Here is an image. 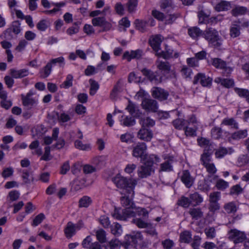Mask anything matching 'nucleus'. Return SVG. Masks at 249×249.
Instances as JSON below:
<instances>
[{"instance_id": "nucleus-14", "label": "nucleus", "mask_w": 249, "mask_h": 249, "mask_svg": "<svg viewBox=\"0 0 249 249\" xmlns=\"http://www.w3.org/2000/svg\"><path fill=\"white\" fill-rule=\"evenodd\" d=\"M143 75L152 82L158 84L161 82V77L158 76L155 72L149 69L143 68L141 70Z\"/></svg>"}, {"instance_id": "nucleus-13", "label": "nucleus", "mask_w": 249, "mask_h": 249, "mask_svg": "<svg viewBox=\"0 0 249 249\" xmlns=\"http://www.w3.org/2000/svg\"><path fill=\"white\" fill-rule=\"evenodd\" d=\"M92 23L94 26H99L103 28V31H108L111 27V24L107 21L103 17L94 18L92 19Z\"/></svg>"}, {"instance_id": "nucleus-59", "label": "nucleus", "mask_w": 249, "mask_h": 249, "mask_svg": "<svg viewBox=\"0 0 249 249\" xmlns=\"http://www.w3.org/2000/svg\"><path fill=\"white\" fill-rule=\"evenodd\" d=\"M49 26V23L45 19L39 21L36 24L37 29L40 31H45Z\"/></svg>"}, {"instance_id": "nucleus-41", "label": "nucleus", "mask_w": 249, "mask_h": 249, "mask_svg": "<svg viewBox=\"0 0 249 249\" xmlns=\"http://www.w3.org/2000/svg\"><path fill=\"white\" fill-rule=\"evenodd\" d=\"M188 213L193 219L196 220L201 218L203 215V213L200 208H191Z\"/></svg>"}, {"instance_id": "nucleus-9", "label": "nucleus", "mask_w": 249, "mask_h": 249, "mask_svg": "<svg viewBox=\"0 0 249 249\" xmlns=\"http://www.w3.org/2000/svg\"><path fill=\"white\" fill-rule=\"evenodd\" d=\"M228 235L229 238L235 244L241 243L246 239L245 233L236 229L231 230L228 232Z\"/></svg>"}, {"instance_id": "nucleus-24", "label": "nucleus", "mask_w": 249, "mask_h": 249, "mask_svg": "<svg viewBox=\"0 0 249 249\" xmlns=\"http://www.w3.org/2000/svg\"><path fill=\"white\" fill-rule=\"evenodd\" d=\"M173 158L169 157L160 165V171L170 172L173 170Z\"/></svg>"}, {"instance_id": "nucleus-33", "label": "nucleus", "mask_w": 249, "mask_h": 249, "mask_svg": "<svg viewBox=\"0 0 249 249\" xmlns=\"http://www.w3.org/2000/svg\"><path fill=\"white\" fill-rule=\"evenodd\" d=\"M198 129L197 125L193 126L191 127L190 125H186L183 127V130L185 131V134L187 137H195L196 136V131Z\"/></svg>"}, {"instance_id": "nucleus-5", "label": "nucleus", "mask_w": 249, "mask_h": 249, "mask_svg": "<svg viewBox=\"0 0 249 249\" xmlns=\"http://www.w3.org/2000/svg\"><path fill=\"white\" fill-rule=\"evenodd\" d=\"M208 62L217 69H223L224 70L223 73L226 76H228L232 71V69L227 66L226 62L220 58H212Z\"/></svg>"}, {"instance_id": "nucleus-11", "label": "nucleus", "mask_w": 249, "mask_h": 249, "mask_svg": "<svg viewBox=\"0 0 249 249\" xmlns=\"http://www.w3.org/2000/svg\"><path fill=\"white\" fill-rule=\"evenodd\" d=\"M147 146L145 143H138L133 147L132 155L136 158H141L144 159L146 156Z\"/></svg>"}, {"instance_id": "nucleus-37", "label": "nucleus", "mask_w": 249, "mask_h": 249, "mask_svg": "<svg viewBox=\"0 0 249 249\" xmlns=\"http://www.w3.org/2000/svg\"><path fill=\"white\" fill-rule=\"evenodd\" d=\"M22 178L25 184H29L34 180V177L32 172L28 170L22 171Z\"/></svg>"}, {"instance_id": "nucleus-3", "label": "nucleus", "mask_w": 249, "mask_h": 249, "mask_svg": "<svg viewBox=\"0 0 249 249\" xmlns=\"http://www.w3.org/2000/svg\"><path fill=\"white\" fill-rule=\"evenodd\" d=\"M202 37L208 42L209 45L214 48H218L222 44L221 37L214 28H207L203 32Z\"/></svg>"}, {"instance_id": "nucleus-36", "label": "nucleus", "mask_w": 249, "mask_h": 249, "mask_svg": "<svg viewBox=\"0 0 249 249\" xmlns=\"http://www.w3.org/2000/svg\"><path fill=\"white\" fill-rule=\"evenodd\" d=\"M248 10L247 7L244 6H237L231 11L233 16L237 17L246 14Z\"/></svg>"}, {"instance_id": "nucleus-35", "label": "nucleus", "mask_w": 249, "mask_h": 249, "mask_svg": "<svg viewBox=\"0 0 249 249\" xmlns=\"http://www.w3.org/2000/svg\"><path fill=\"white\" fill-rule=\"evenodd\" d=\"M212 137L215 140H219L223 138V130L221 127L215 126L211 131Z\"/></svg>"}, {"instance_id": "nucleus-23", "label": "nucleus", "mask_w": 249, "mask_h": 249, "mask_svg": "<svg viewBox=\"0 0 249 249\" xmlns=\"http://www.w3.org/2000/svg\"><path fill=\"white\" fill-rule=\"evenodd\" d=\"M10 74L12 77L15 79L23 78L27 76L29 73L28 70L25 69L18 70H16L15 69H12L10 70Z\"/></svg>"}, {"instance_id": "nucleus-31", "label": "nucleus", "mask_w": 249, "mask_h": 249, "mask_svg": "<svg viewBox=\"0 0 249 249\" xmlns=\"http://www.w3.org/2000/svg\"><path fill=\"white\" fill-rule=\"evenodd\" d=\"M203 31L198 27L195 26L188 29V34L190 37L194 39H197L199 36H202Z\"/></svg>"}, {"instance_id": "nucleus-29", "label": "nucleus", "mask_w": 249, "mask_h": 249, "mask_svg": "<svg viewBox=\"0 0 249 249\" xmlns=\"http://www.w3.org/2000/svg\"><path fill=\"white\" fill-rule=\"evenodd\" d=\"M173 50L169 46H165V51H161L156 53V55L167 59L173 56Z\"/></svg>"}, {"instance_id": "nucleus-60", "label": "nucleus", "mask_w": 249, "mask_h": 249, "mask_svg": "<svg viewBox=\"0 0 249 249\" xmlns=\"http://www.w3.org/2000/svg\"><path fill=\"white\" fill-rule=\"evenodd\" d=\"M178 204L184 208H188L191 204L190 199L189 197H187L182 196L178 200Z\"/></svg>"}, {"instance_id": "nucleus-62", "label": "nucleus", "mask_w": 249, "mask_h": 249, "mask_svg": "<svg viewBox=\"0 0 249 249\" xmlns=\"http://www.w3.org/2000/svg\"><path fill=\"white\" fill-rule=\"evenodd\" d=\"M132 222L136 224L139 228H146L148 226V223L141 218H135L132 220Z\"/></svg>"}, {"instance_id": "nucleus-2", "label": "nucleus", "mask_w": 249, "mask_h": 249, "mask_svg": "<svg viewBox=\"0 0 249 249\" xmlns=\"http://www.w3.org/2000/svg\"><path fill=\"white\" fill-rule=\"evenodd\" d=\"M112 181L116 186L122 189L121 194L129 192L133 194V190L136 184V182L131 179H127L118 174L112 178Z\"/></svg>"}, {"instance_id": "nucleus-44", "label": "nucleus", "mask_w": 249, "mask_h": 249, "mask_svg": "<svg viewBox=\"0 0 249 249\" xmlns=\"http://www.w3.org/2000/svg\"><path fill=\"white\" fill-rule=\"evenodd\" d=\"M192 239V234L189 231H185L180 234V240L181 242L189 243Z\"/></svg>"}, {"instance_id": "nucleus-8", "label": "nucleus", "mask_w": 249, "mask_h": 249, "mask_svg": "<svg viewBox=\"0 0 249 249\" xmlns=\"http://www.w3.org/2000/svg\"><path fill=\"white\" fill-rule=\"evenodd\" d=\"M123 196L121 197V203L122 206L125 207L124 209H129L134 211L135 204L132 201L134 195V190H133V194H130L129 192L125 194H121Z\"/></svg>"}, {"instance_id": "nucleus-50", "label": "nucleus", "mask_w": 249, "mask_h": 249, "mask_svg": "<svg viewBox=\"0 0 249 249\" xmlns=\"http://www.w3.org/2000/svg\"><path fill=\"white\" fill-rule=\"evenodd\" d=\"M11 31L15 34H18L20 32V24L18 21L14 22L12 25V27L11 28L7 29L5 31V32L10 33Z\"/></svg>"}, {"instance_id": "nucleus-16", "label": "nucleus", "mask_w": 249, "mask_h": 249, "mask_svg": "<svg viewBox=\"0 0 249 249\" xmlns=\"http://www.w3.org/2000/svg\"><path fill=\"white\" fill-rule=\"evenodd\" d=\"M143 55V51L141 49H137L135 51H131L130 52H125L123 54V58L127 59L128 61H130L132 59H140Z\"/></svg>"}, {"instance_id": "nucleus-42", "label": "nucleus", "mask_w": 249, "mask_h": 249, "mask_svg": "<svg viewBox=\"0 0 249 249\" xmlns=\"http://www.w3.org/2000/svg\"><path fill=\"white\" fill-rule=\"evenodd\" d=\"M248 135L247 130L246 129L239 130L231 134V138L234 140H239L246 138Z\"/></svg>"}, {"instance_id": "nucleus-53", "label": "nucleus", "mask_w": 249, "mask_h": 249, "mask_svg": "<svg viewBox=\"0 0 249 249\" xmlns=\"http://www.w3.org/2000/svg\"><path fill=\"white\" fill-rule=\"evenodd\" d=\"M73 77L71 74H68L65 81L60 85L61 88L68 89L72 86Z\"/></svg>"}, {"instance_id": "nucleus-25", "label": "nucleus", "mask_w": 249, "mask_h": 249, "mask_svg": "<svg viewBox=\"0 0 249 249\" xmlns=\"http://www.w3.org/2000/svg\"><path fill=\"white\" fill-rule=\"evenodd\" d=\"M120 122L122 125L126 127L133 126L136 124V121L134 117L129 116H122Z\"/></svg>"}, {"instance_id": "nucleus-19", "label": "nucleus", "mask_w": 249, "mask_h": 249, "mask_svg": "<svg viewBox=\"0 0 249 249\" xmlns=\"http://www.w3.org/2000/svg\"><path fill=\"white\" fill-rule=\"evenodd\" d=\"M138 137L144 141H150L153 137L152 131L146 128L142 127L138 133Z\"/></svg>"}, {"instance_id": "nucleus-6", "label": "nucleus", "mask_w": 249, "mask_h": 249, "mask_svg": "<svg viewBox=\"0 0 249 249\" xmlns=\"http://www.w3.org/2000/svg\"><path fill=\"white\" fill-rule=\"evenodd\" d=\"M112 216L119 220H126L128 218L134 217L135 212L132 210L123 209L121 211L115 209L112 213Z\"/></svg>"}, {"instance_id": "nucleus-32", "label": "nucleus", "mask_w": 249, "mask_h": 249, "mask_svg": "<svg viewBox=\"0 0 249 249\" xmlns=\"http://www.w3.org/2000/svg\"><path fill=\"white\" fill-rule=\"evenodd\" d=\"M191 204L193 206L199 205L203 201L202 197L197 193H194L189 196Z\"/></svg>"}, {"instance_id": "nucleus-7", "label": "nucleus", "mask_w": 249, "mask_h": 249, "mask_svg": "<svg viewBox=\"0 0 249 249\" xmlns=\"http://www.w3.org/2000/svg\"><path fill=\"white\" fill-rule=\"evenodd\" d=\"M249 26L248 22L242 23L240 20L233 21L231 24L230 28V35L232 37H236L240 34V29L241 27H248Z\"/></svg>"}, {"instance_id": "nucleus-28", "label": "nucleus", "mask_w": 249, "mask_h": 249, "mask_svg": "<svg viewBox=\"0 0 249 249\" xmlns=\"http://www.w3.org/2000/svg\"><path fill=\"white\" fill-rule=\"evenodd\" d=\"M157 67L159 70L166 73H169L171 70V65L168 62L160 61L159 59L156 62Z\"/></svg>"}, {"instance_id": "nucleus-26", "label": "nucleus", "mask_w": 249, "mask_h": 249, "mask_svg": "<svg viewBox=\"0 0 249 249\" xmlns=\"http://www.w3.org/2000/svg\"><path fill=\"white\" fill-rule=\"evenodd\" d=\"M126 240H127L129 244H136L139 241L142 240V235L140 232H133L127 235Z\"/></svg>"}, {"instance_id": "nucleus-30", "label": "nucleus", "mask_w": 249, "mask_h": 249, "mask_svg": "<svg viewBox=\"0 0 249 249\" xmlns=\"http://www.w3.org/2000/svg\"><path fill=\"white\" fill-rule=\"evenodd\" d=\"M223 208L228 214H234L238 209L237 206L234 202H228L224 205Z\"/></svg>"}, {"instance_id": "nucleus-47", "label": "nucleus", "mask_w": 249, "mask_h": 249, "mask_svg": "<svg viewBox=\"0 0 249 249\" xmlns=\"http://www.w3.org/2000/svg\"><path fill=\"white\" fill-rule=\"evenodd\" d=\"M197 142L199 145L204 148V151L210 150L212 149V147L210 144V141L206 138L197 139Z\"/></svg>"}, {"instance_id": "nucleus-20", "label": "nucleus", "mask_w": 249, "mask_h": 249, "mask_svg": "<svg viewBox=\"0 0 249 249\" xmlns=\"http://www.w3.org/2000/svg\"><path fill=\"white\" fill-rule=\"evenodd\" d=\"M126 109L133 117H139L141 114L139 107L130 100L128 101Z\"/></svg>"}, {"instance_id": "nucleus-56", "label": "nucleus", "mask_w": 249, "mask_h": 249, "mask_svg": "<svg viewBox=\"0 0 249 249\" xmlns=\"http://www.w3.org/2000/svg\"><path fill=\"white\" fill-rule=\"evenodd\" d=\"M174 127L178 129H183V127L186 125V120L181 119H177L172 122Z\"/></svg>"}, {"instance_id": "nucleus-38", "label": "nucleus", "mask_w": 249, "mask_h": 249, "mask_svg": "<svg viewBox=\"0 0 249 249\" xmlns=\"http://www.w3.org/2000/svg\"><path fill=\"white\" fill-rule=\"evenodd\" d=\"M92 203L91 198L87 196L82 197L79 200L78 206L79 208H87Z\"/></svg>"}, {"instance_id": "nucleus-21", "label": "nucleus", "mask_w": 249, "mask_h": 249, "mask_svg": "<svg viewBox=\"0 0 249 249\" xmlns=\"http://www.w3.org/2000/svg\"><path fill=\"white\" fill-rule=\"evenodd\" d=\"M0 98L1 99L0 104L2 107L5 109H8L12 106V102L10 100L7 99V92L6 91H1L0 92Z\"/></svg>"}, {"instance_id": "nucleus-18", "label": "nucleus", "mask_w": 249, "mask_h": 249, "mask_svg": "<svg viewBox=\"0 0 249 249\" xmlns=\"http://www.w3.org/2000/svg\"><path fill=\"white\" fill-rule=\"evenodd\" d=\"M162 36L160 35H157L152 36L149 39V43L156 53L160 50V46L162 42Z\"/></svg>"}, {"instance_id": "nucleus-58", "label": "nucleus", "mask_w": 249, "mask_h": 249, "mask_svg": "<svg viewBox=\"0 0 249 249\" xmlns=\"http://www.w3.org/2000/svg\"><path fill=\"white\" fill-rule=\"evenodd\" d=\"M134 211L135 212V215L137 214L139 216H142L144 219L148 217V212L144 208H136L135 206Z\"/></svg>"}, {"instance_id": "nucleus-15", "label": "nucleus", "mask_w": 249, "mask_h": 249, "mask_svg": "<svg viewBox=\"0 0 249 249\" xmlns=\"http://www.w3.org/2000/svg\"><path fill=\"white\" fill-rule=\"evenodd\" d=\"M151 93L152 95L154 98L161 101L167 99L169 95L167 91L158 87L153 88L151 90Z\"/></svg>"}, {"instance_id": "nucleus-61", "label": "nucleus", "mask_w": 249, "mask_h": 249, "mask_svg": "<svg viewBox=\"0 0 249 249\" xmlns=\"http://www.w3.org/2000/svg\"><path fill=\"white\" fill-rule=\"evenodd\" d=\"M96 236L97 240L101 243H105L106 241V234L104 230L100 229L96 232Z\"/></svg>"}, {"instance_id": "nucleus-64", "label": "nucleus", "mask_w": 249, "mask_h": 249, "mask_svg": "<svg viewBox=\"0 0 249 249\" xmlns=\"http://www.w3.org/2000/svg\"><path fill=\"white\" fill-rule=\"evenodd\" d=\"M138 4L137 0H128L127 3L128 11L130 13L135 11Z\"/></svg>"}, {"instance_id": "nucleus-52", "label": "nucleus", "mask_w": 249, "mask_h": 249, "mask_svg": "<svg viewBox=\"0 0 249 249\" xmlns=\"http://www.w3.org/2000/svg\"><path fill=\"white\" fill-rule=\"evenodd\" d=\"M89 83L90 84L89 94L90 95H94L99 89V85L96 81L92 79H90Z\"/></svg>"}, {"instance_id": "nucleus-45", "label": "nucleus", "mask_w": 249, "mask_h": 249, "mask_svg": "<svg viewBox=\"0 0 249 249\" xmlns=\"http://www.w3.org/2000/svg\"><path fill=\"white\" fill-rule=\"evenodd\" d=\"M231 4L226 1H222L215 6V9L217 11H227L231 8Z\"/></svg>"}, {"instance_id": "nucleus-51", "label": "nucleus", "mask_w": 249, "mask_h": 249, "mask_svg": "<svg viewBox=\"0 0 249 249\" xmlns=\"http://www.w3.org/2000/svg\"><path fill=\"white\" fill-rule=\"evenodd\" d=\"M204 232L209 239H212L216 236V230L213 227H208L204 229Z\"/></svg>"}, {"instance_id": "nucleus-57", "label": "nucleus", "mask_w": 249, "mask_h": 249, "mask_svg": "<svg viewBox=\"0 0 249 249\" xmlns=\"http://www.w3.org/2000/svg\"><path fill=\"white\" fill-rule=\"evenodd\" d=\"M249 162V156L247 155H242L237 160V164L239 166H244Z\"/></svg>"}, {"instance_id": "nucleus-48", "label": "nucleus", "mask_w": 249, "mask_h": 249, "mask_svg": "<svg viewBox=\"0 0 249 249\" xmlns=\"http://www.w3.org/2000/svg\"><path fill=\"white\" fill-rule=\"evenodd\" d=\"M212 150L213 149H211L210 150L204 151V152L201 155V161L204 166L210 163L211 161L210 156L212 153Z\"/></svg>"}, {"instance_id": "nucleus-43", "label": "nucleus", "mask_w": 249, "mask_h": 249, "mask_svg": "<svg viewBox=\"0 0 249 249\" xmlns=\"http://www.w3.org/2000/svg\"><path fill=\"white\" fill-rule=\"evenodd\" d=\"M214 81L216 83H220L226 88L231 87L234 84L233 80L230 79L216 78Z\"/></svg>"}, {"instance_id": "nucleus-1", "label": "nucleus", "mask_w": 249, "mask_h": 249, "mask_svg": "<svg viewBox=\"0 0 249 249\" xmlns=\"http://www.w3.org/2000/svg\"><path fill=\"white\" fill-rule=\"evenodd\" d=\"M160 161V159L155 155H151L143 165L138 169V174L141 178H145L151 176L154 173V164H157Z\"/></svg>"}, {"instance_id": "nucleus-49", "label": "nucleus", "mask_w": 249, "mask_h": 249, "mask_svg": "<svg viewBox=\"0 0 249 249\" xmlns=\"http://www.w3.org/2000/svg\"><path fill=\"white\" fill-rule=\"evenodd\" d=\"M136 27L138 30L142 32H144L146 31V27L147 23L144 20L136 19L135 21Z\"/></svg>"}, {"instance_id": "nucleus-22", "label": "nucleus", "mask_w": 249, "mask_h": 249, "mask_svg": "<svg viewBox=\"0 0 249 249\" xmlns=\"http://www.w3.org/2000/svg\"><path fill=\"white\" fill-rule=\"evenodd\" d=\"M234 150L232 147L226 148L221 146L216 150L215 156L216 158L220 159L227 154H232Z\"/></svg>"}, {"instance_id": "nucleus-40", "label": "nucleus", "mask_w": 249, "mask_h": 249, "mask_svg": "<svg viewBox=\"0 0 249 249\" xmlns=\"http://www.w3.org/2000/svg\"><path fill=\"white\" fill-rule=\"evenodd\" d=\"M111 233L115 236H119L123 232L122 228L118 223H113L110 226Z\"/></svg>"}, {"instance_id": "nucleus-4", "label": "nucleus", "mask_w": 249, "mask_h": 249, "mask_svg": "<svg viewBox=\"0 0 249 249\" xmlns=\"http://www.w3.org/2000/svg\"><path fill=\"white\" fill-rule=\"evenodd\" d=\"M34 95L35 92L31 90L26 95H21L22 105L26 109L30 110L37 105L38 100L36 97L34 96Z\"/></svg>"}, {"instance_id": "nucleus-46", "label": "nucleus", "mask_w": 249, "mask_h": 249, "mask_svg": "<svg viewBox=\"0 0 249 249\" xmlns=\"http://www.w3.org/2000/svg\"><path fill=\"white\" fill-rule=\"evenodd\" d=\"M74 146L76 148L80 150L89 151L91 149V146L90 144H83L80 140H76L74 142Z\"/></svg>"}, {"instance_id": "nucleus-17", "label": "nucleus", "mask_w": 249, "mask_h": 249, "mask_svg": "<svg viewBox=\"0 0 249 249\" xmlns=\"http://www.w3.org/2000/svg\"><path fill=\"white\" fill-rule=\"evenodd\" d=\"M180 179L187 188H190L193 185L195 180L194 178L191 175L190 172L187 170L182 171Z\"/></svg>"}, {"instance_id": "nucleus-12", "label": "nucleus", "mask_w": 249, "mask_h": 249, "mask_svg": "<svg viewBox=\"0 0 249 249\" xmlns=\"http://www.w3.org/2000/svg\"><path fill=\"white\" fill-rule=\"evenodd\" d=\"M212 82V78L206 76L205 74L199 73L197 74L194 77L193 83L196 84L198 83L200 84L203 87H209L211 86Z\"/></svg>"}, {"instance_id": "nucleus-55", "label": "nucleus", "mask_w": 249, "mask_h": 249, "mask_svg": "<svg viewBox=\"0 0 249 249\" xmlns=\"http://www.w3.org/2000/svg\"><path fill=\"white\" fill-rule=\"evenodd\" d=\"M80 24V23L79 22H75L72 27L69 28L67 30V34L70 36H71L73 34H77L79 30Z\"/></svg>"}, {"instance_id": "nucleus-27", "label": "nucleus", "mask_w": 249, "mask_h": 249, "mask_svg": "<svg viewBox=\"0 0 249 249\" xmlns=\"http://www.w3.org/2000/svg\"><path fill=\"white\" fill-rule=\"evenodd\" d=\"M221 125L227 126L231 129H237L238 128V123L232 118H224L221 122Z\"/></svg>"}, {"instance_id": "nucleus-63", "label": "nucleus", "mask_w": 249, "mask_h": 249, "mask_svg": "<svg viewBox=\"0 0 249 249\" xmlns=\"http://www.w3.org/2000/svg\"><path fill=\"white\" fill-rule=\"evenodd\" d=\"M217 189L224 190L229 187V183L222 179H218L215 184Z\"/></svg>"}, {"instance_id": "nucleus-10", "label": "nucleus", "mask_w": 249, "mask_h": 249, "mask_svg": "<svg viewBox=\"0 0 249 249\" xmlns=\"http://www.w3.org/2000/svg\"><path fill=\"white\" fill-rule=\"evenodd\" d=\"M142 107L146 111L156 112L158 110L159 106L156 100L145 98L142 102Z\"/></svg>"}, {"instance_id": "nucleus-54", "label": "nucleus", "mask_w": 249, "mask_h": 249, "mask_svg": "<svg viewBox=\"0 0 249 249\" xmlns=\"http://www.w3.org/2000/svg\"><path fill=\"white\" fill-rule=\"evenodd\" d=\"M52 67L51 63L47 64V65L40 71L41 76L43 78L48 77L52 71Z\"/></svg>"}, {"instance_id": "nucleus-34", "label": "nucleus", "mask_w": 249, "mask_h": 249, "mask_svg": "<svg viewBox=\"0 0 249 249\" xmlns=\"http://www.w3.org/2000/svg\"><path fill=\"white\" fill-rule=\"evenodd\" d=\"M75 225L71 222H69L65 229V233L67 237H72L75 232Z\"/></svg>"}, {"instance_id": "nucleus-39", "label": "nucleus", "mask_w": 249, "mask_h": 249, "mask_svg": "<svg viewBox=\"0 0 249 249\" xmlns=\"http://www.w3.org/2000/svg\"><path fill=\"white\" fill-rule=\"evenodd\" d=\"M140 124L142 125V127L145 128L146 127H152L155 124V121L151 119L150 117L142 118L140 119Z\"/></svg>"}]
</instances>
